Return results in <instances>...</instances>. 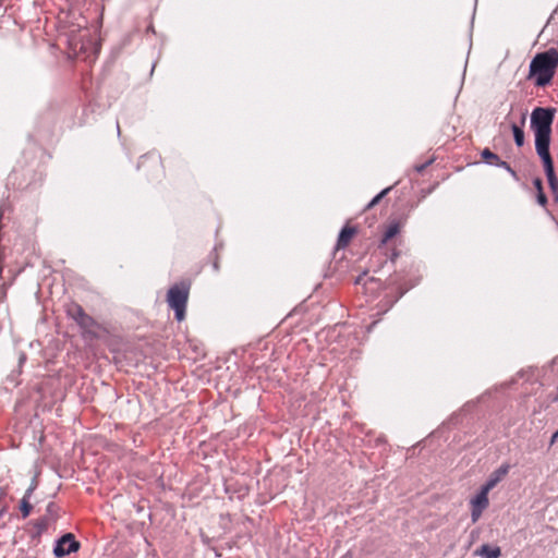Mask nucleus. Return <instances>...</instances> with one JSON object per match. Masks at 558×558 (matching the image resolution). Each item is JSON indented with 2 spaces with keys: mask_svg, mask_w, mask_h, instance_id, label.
Returning a JSON list of instances; mask_svg holds the SVG:
<instances>
[{
  "mask_svg": "<svg viewBox=\"0 0 558 558\" xmlns=\"http://www.w3.org/2000/svg\"><path fill=\"white\" fill-rule=\"evenodd\" d=\"M555 109L535 108L531 114V128L535 135V149L538 156L550 154V133Z\"/></svg>",
  "mask_w": 558,
  "mask_h": 558,
  "instance_id": "obj_1",
  "label": "nucleus"
},
{
  "mask_svg": "<svg viewBox=\"0 0 558 558\" xmlns=\"http://www.w3.org/2000/svg\"><path fill=\"white\" fill-rule=\"evenodd\" d=\"M557 66L558 51L556 49L537 53L530 63L529 78L536 86H546L551 82Z\"/></svg>",
  "mask_w": 558,
  "mask_h": 558,
  "instance_id": "obj_2",
  "label": "nucleus"
},
{
  "mask_svg": "<svg viewBox=\"0 0 558 558\" xmlns=\"http://www.w3.org/2000/svg\"><path fill=\"white\" fill-rule=\"evenodd\" d=\"M60 518V507L54 502L50 501L46 507V512L43 517L31 522L34 530L31 532V538L33 541L40 542V536L47 532Z\"/></svg>",
  "mask_w": 558,
  "mask_h": 558,
  "instance_id": "obj_3",
  "label": "nucleus"
},
{
  "mask_svg": "<svg viewBox=\"0 0 558 558\" xmlns=\"http://www.w3.org/2000/svg\"><path fill=\"white\" fill-rule=\"evenodd\" d=\"M80 548L81 543L76 539L75 535L68 532L56 539L52 553L56 558H64L70 554L77 553Z\"/></svg>",
  "mask_w": 558,
  "mask_h": 558,
  "instance_id": "obj_4",
  "label": "nucleus"
},
{
  "mask_svg": "<svg viewBox=\"0 0 558 558\" xmlns=\"http://www.w3.org/2000/svg\"><path fill=\"white\" fill-rule=\"evenodd\" d=\"M538 157L542 160L543 168H544V171H545V174H546L549 187H550V190L553 192V195H554L555 199L558 201V180H557V177L555 174V169H554V162H553L551 155L550 154H546V155H541Z\"/></svg>",
  "mask_w": 558,
  "mask_h": 558,
  "instance_id": "obj_5",
  "label": "nucleus"
},
{
  "mask_svg": "<svg viewBox=\"0 0 558 558\" xmlns=\"http://www.w3.org/2000/svg\"><path fill=\"white\" fill-rule=\"evenodd\" d=\"M189 292V282L182 281L177 284V322H182L185 317Z\"/></svg>",
  "mask_w": 558,
  "mask_h": 558,
  "instance_id": "obj_6",
  "label": "nucleus"
},
{
  "mask_svg": "<svg viewBox=\"0 0 558 558\" xmlns=\"http://www.w3.org/2000/svg\"><path fill=\"white\" fill-rule=\"evenodd\" d=\"M76 324L81 328L82 336L85 339L93 340V339H97L98 338L97 329L100 327V325L90 315L86 314L82 318V320L77 322Z\"/></svg>",
  "mask_w": 558,
  "mask_h": 558,
  "instance_id": "obj_7",
  "label": "nucleus"
},
{
  "mask_svg": "<svg viewBox=\"0 0 558 558\" xmlns=\"http://www.w3.org/2000/svg\"><path fill=\"white\" fill-rule=\"evenodd\" d=\"M481 156H482V160L485 163H488L490 166H496V167L505 168L509 172L513 173V170L511 169L510 165L508 162L501 160L499 158V156L496 155L495 153H493L490 149H488V148L483 149L482 153H481Z\"/></svg>",
  "mask_w": 558,
  "mask_h": 558,
  "instance_id": "obj_8",
  "label": "nucleus"
},
{
  "mask_svg": "<svg viewBox=\"0 0 558 558\" xmlns=\"http://www.w3.org/2000/svg\"><path fill=\"white\" fill-rule=\"evenodd\" d=\"M357 233L359 227L351 221L347 222L339 234L338 244H348Z\"/></svg>",
  "mask_w": 558,
  "mask_h": 558,
  "instance_id": "obj_9",
  "label": "nucleus"
},
{
  "mask_svg": "<svg viewBox=\"0 0 558 558\" xmlns=\"http://www.w3.org/2000/svg\"><path fill=\"white\" fill-rule=\"evenodd\" d=\"M501 550L498 546H489L488 544H483L478 547L474 555L481 558H499Z\"/></svg>",
  "mask_w": 558,
  "mask_h": 558,
  "instance_id": "obj_10",
  "label": "nucleus"
},
{
  "mask_svg": "<svg viewBox=\"0 0 558 558\" xmlns=\"http://www.w3.org/2000/svg\"><path fill=\"white\" fill-rule=\"evenodd\" d=\"M509 466L508 465H501L488 478V481L483 485L486 489L490 490L493 489L497 483L508 473Z\"/></svg>",
  "mask_w": 558,
  "mask_h": 558,
  "instance_id": "obj_11",
  "label": "nucleus"
},
{
  "mask_svg": "<svg viewBox=\"0 0 558 558\" xmlns=\"http://www.w3.org/2000/svg\"><path fill=\"white\" fill-rule=\"evenodd\" d=\"M489 490L482 486L480 493L471 500L472 507L486 509L488 506V495Z\"/></svg>",
  "mask_w": 558,
  "mask_h": 558,
  "instance_id": "obj_12",
  "label": "nucleus"
},
{
  "mask_svg": "<svg viewBox=\"0 0 558 558\" xmlns=\"http://www.w3.org/2000/svg\"><path fill=\"white\" fill-rule=\"evenodd\" d=\"M66 314L70 318H72L75 323L82 320V318L87 314L84 308L77 303H71L66 307Z\"/></svg>",
  "mask_w": 558,
  "mask_h": 558,
  "instance_id": "obj_13",
  "label": "nucleus"
},
{
  "mask_svg": "<svg viewBox=\"0 0 558 558\" xmlns=\"http://www.w3.org/2000/svg\"><path fill=\"white\" fill-rule=\"evenodd\" d=\"M400 231H401L400 222H397V221L390 222L384 231L383 241L384 242L392 241L395 239V236L400 233Z\"/></svg>",
  "mask_w": 558,
  "mask_h": 558,
  "instance_id": "obj_14",
  "label": "nucleus"
},
{
  "mask_svg": "<svg viewBox=\"0 0 558 558\" xmlns=\"http://www.w3.org/2000/svg\"><path fill=\"white\" fill-rule=\"evenodd\" d=\"M533 185H534V189L536 190L537 192V202L541 206H546L547 204V197L543 191V184H542V180L539 178H536L533 180Z\"/></svg>",
  "mask_w": 558,
  "mask_h": 558,
  "instance_id": "obj_15",
  "label": "nucleus"
},
{
  "mask_svg": "<svg viewBox=\"0 0 558 558\" xmlns=\"http://www.w3.org/2000/svg\"><path fill=\"white\" fill-rule=\"evenodd\" d=\"M512 133H513L514 142H515L517 146L522 147L524 145V131H523L522 126L513 124Z\"/></svg>",
  "mask_w": 558,
  "mask_h": 558,
  "instance_id": "obj_16",
  "label": "nucleus"
},
{
  "mask_svg": "<svg viewBox=\"0 0 558 558\" xmlns=\"http://www.w3.org/2000/svg\"><path fill=\"white\" fill-rule=\"evenodd\" d=\"M19 509L21 511L22 518L26 519L31 514V512L33 510V505L29 501V499L22 498L21 501H20Z\"/></svg>",
  "mask_w": 558,
  "mask_h": 558,
  "instance_id": "obj_17",
  "label": "nucleus"
},
{
  "mask_svg": "<svg viewBox=\"0 0 558 558\" xmlns=\"http://www.w3.org/2000/svg\"><path fill=\"white\" fill-rule=\"evenodd\" d=\"M167 303L170 310L174 311V284H171L167 291Z\"/></svg>",
  "mask_w": 558,
  "mask_h": 558,
  "instance_id": "obj_18",
  "label": "nucleus"
},
{
  "mask_svg": "<svg viewBox=\"0 0 558 558\" xmlns=\"http://www.w3.org/2000/svg\"><path fill=\"white\" fill-rule=\"evenodd\" d=\"M389 187L388 189H385L383 190L378 195H376L372 201L371 203L368 204L367 208H372L374 207L383 197L384 195H386L388 192H389Z\"/></svg>",
  "mask_w": 558,
  "mask_h": 558,
  "instance_id": "obj_19",
  "label": "nucleus"
},
{
  "mask_svg": "<svg viewBox=\"0 0 558 558\" xmlns=\"http://www.w3.org/2000/svg\"><path fill=\"white\" fill-rule=\"evenodd\" d=\"M482 512H483V509L472 507L471 518H472L473 523H475L480 519V517L482 515Z\"/></svg>",
  "mask_w": 558,
  "mask_h": 558,
  "instance_id": "obj_20",
  "label": "nucleus"
},
{
  "mask_svg": "<svg viewBox=\"0 0 558 558\" xmlns=\"http://www.w3.org/2000/svg\"><path fill=\"white\" fill-rule=\"evenodd\" d=\"M34 487H28L23 496V498H26V499H31L33 493H34Z\"/></svg>",
  "mask_w": 558,
  "mask_h": 558,
  "instance_id": "obj_21",
  "label": "nucleus"
},
{
  "mask_svg": "<svg viewBox=\"0 0 558 558\" xmlns=\"http://www.w3.org/2000/svg\"><path fill=\"white\" fill-rule=\"evenodd\" d=\"M557 439H558V430L553 434V436L550 438V446L554 445Z\"/></svg>",
  "mask_w": 558,
  "mask_h": 558,
  "instance_id": "obj_22",
  "label": "nucleus"
},
{
  "mask_svg": "<svg viewBox=\"0 0 558 558\" xmlns=\"http://www.w3.org/2000/svg\"><path fill=\"white\" fill-rule=\"evenodd\" d=\"M29 487H34V489H36V487H37V481H36L35 478H33V481H32V483H31Z\"/></svg>",
  "mask_w": 558,
  "mask_h": 558,
  "instance_id": "obj_23",
  "label": "nucleus"
},
{
  "mask_svg": "<svg viewBox=\"0 0 558 558\" xmlns=\"http://www.w3.org/2000/svg\"><path fill=\"white\" fill-rule=\"evenodd\" d=\"M424 168H425V165H422V166H415V170H416L417 172L423 171V169H424Z\"/></svg>",
  "mask_w": 558,
  "mask_h": 558,
  "instance_id": "obj_24",
  "label": "nucleus"
},
{
  "mask_svg": "<svg viewBox=\"0 0 558 558\" xmlns=\"http://www.w3.org/2000/svg\"><path fill=\"white\" fill-rule=\"evenodd\" d=\"M524 122H525V116H523V118H522V124H524Z\"/></svg>",
  "mask_w": 558,
  "mask_h": 558,
  "instance_id": "obj_25",
  "label": "nucleus"
}]
</instances>
